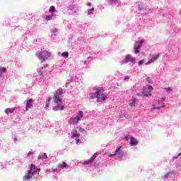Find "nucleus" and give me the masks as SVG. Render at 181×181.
Listing matches in <instances>:
<instances>
[{"mask_svg":"<svg viewBox=\"0 0 181 181\" xmlns=\"http://www.w3.org/2000/svg\"><path fill=\"white\" fill-rule=\"evenodd\" d=\"M32 107H33V100L29 99V100L27 101L26 105H25V110H26V111H28L30 108H32Z\"/></svg>","mask_w":181,"mask_h":181,"instance_id":"nucleus-7","label":"nucleus"},{"mask_svg":"<svg viewBox=\"0 0 181 181\" xmlns=\"http://www.w3.org/2000/svg\"><path fill=\"white\" fill-rule=\"evenodd\" d=\"M165 91H167V93H171L172 91V88H165Z\"/></svg>","mask_w":181,"mask_h":181,"instance_id":"nucleus-27","label":"nucleus"},{"mask_svg":"<svg viewBox=\"0 0 181 181\" xmlns=\"http://www.w3.org/2000/svg\"><path fill=\"white\" fill-rule=\"evenodd\" d=\"M151 63H153L152 59H150L146 64H151Z\"/></svg>","mask_w":181,"mask_h":181,"instance_id":"nucleus-32","label":"nucleus"},{"mask_svg":"<svg viewBox=\"0 0 181 181\" xmlns=\"http://www.w3.org/2000/svg\"><path fill=\"white\" fill-rule=\"evenodd\" d=\"M124 81H127V80H129V76H125L124 77Z\"/></svg>","mask_w":181,"mask_h":181,"instance_id":"nucleus-28","label":"nucleus"},{"mask_svg":"<svg viewBox=\"0 0 181 181\" xmlns=\"http://www.w3.org/2000/svg\"><path fill=\"white\" fill-rule=\"evenodd\" d=\"M133 63V64H135V58L132 57L131 54H127L125 56V60L122 61V64H125L127 63Z\"/></svg>","mask_w":181,"mask_h":181,"instance_id":"nucleus-6","label":"nucleus"},{"mask_svg":"<svg viewBox=\"0 0 181 181\" xmlns=\"http://www.w3.org/2000/svg\"><path fill=\"white\" fill-rule=\"evenodd\" d=\"M139 11H141V8H139Z\"/></svg>","mask_w":181,"mask_h":181,"instance_id":"nucleus-45","label":"nucleus"},{"mask_svg":"<svg viewBox=\"0 0 181 181\" xmlns=\"http://www.w3.org/2000/svg\"><path fill=\"white\" fill-rule=\"evenodd\" d=\"M88 163H93V159L90 158L89 160L84 161L85 165H88Z\"/></svg>","mask_w":181,"mask_h":181,"instance_id":"nucleus-21","label":"nucleus"},{"mask_svg":"<svg viewBox=\"0 0 181 181\" xmlns=\"http://www.w3.org/2000/svg\"><path fill=\"white\" fill-rule=\"evenodd\" d=\"M30 155H33V153L29 152V153H28V156H30Z\"/></svg>","mask_w":181,"mask_h":181,"instance_id":"nucleus-34","label":"nucleus"},{"mask_svg":"<svg viewBox=\"0 0 181 181\" xmlns=\"http://www.w3.org/2000/svg\"><path fill=\"white\" fill-rule=\"evenodd\" d=\"M39 159H42V158L40 157V156H38V160H39Z\"/></svg>","mask_w":181,"mask_h":181,"instance_id":"nucleus-43","label":"nucleus"},{"mask_svg":"<svg viewBox=\"0 0 181 181\" xmlns=\"http://www.w3.org/2000/svg\"><path fill=\"white\" fill-rule=\"evenodd\" d=\"M121 148H122V146L118 145L116 148V150L115 151L114 154H110V158H112V156H118V158H122L124 156V153L121 150Z\"/></svg>","mask_w":181,"mask_h":181,"instance_id":"nucleus-5","label":"nucleus"},{"mask_svg":"<svg viewBox=\"0 0 181 181\" xmlns=\"http://www.w3.org/2000/svg\"><path fill=\"white\" fill-rule=\"evenodd\" d=\"M165 100H166V98H162V101H165Z\"/></svg>","mask_w":181,"mask_h":181,"instance_id":"nucleus-40","label":"nucleus"},{"mask_svg":"<svg viewBox=\"0 0 181 181\" xmlns=\"http://www.w3.org/2000/svg\"><path fill=\"white\" fill-rule=\"evenodd\" d=\"M15 111V108H6L4 110V112L6 114H13V112Z\"/></svg>","mask_w":181,"mask_h":181,"instance_id":"nucleus-14","label":"nucleus"},{"mask_svg":"<svg viewBox=\"0 0 181 181\" xmlns=\"http://www.w3.org/2000/svg\"><path fill=\"white\" fill-rule=\"evenodd\" d=\"M88 6H91V3H88Z\"/></svg>","mask_w":181,"mask_h":181,"instance_id":"nucleus-41","label":"nucleus"},{"mask_svg":"<svg viewBox=\"0 0 181 181\" xmlns=\"http://www.w3.org/2000/svg\"><path fill=\"white\" fill-rule=\"evenodd\" d=\"M62 57H64L65 59H67V57H69V52H62Z\"/></svg>","mask_w":181,"mask_h":181,"instance_id":"nucleus-19","label":"nucleus"},{"mask_svg":"<svg viewBox=\"0 0 181 181\" xmlns=\"http://www.w3.org/2000/svg\"><path fill=\"white\" fill-rule=\"evenodd\" d=\"M57 167L60 168L61 169H64V168H68V165L67 163L63 162L62 164H59Z\"/></svg>","mask_w":181,"mask_h":181,"instance_id":"nucleus-17","label":"nucleus"},{"mask_svg":"<svg viewBox=\"0 0 181 181\" xmlns=\"http://www.w3.org/2000/svg\"><path fill=\"white\" fill-rule=\"evenodd\" d=\"M95 97L97 98V103H103V101H105V100H107V95L104 93L103 89H95Z\"/></svg>","mask_w":181,"mask_h":181,"instance_id":"nucleus-3","label":"nucleus"},{"mask_svg":"<svg viewBox=\"0 0 181 181\" xmlns=\"http://www.w3.org/2000/svg\"><path fill=\"white\" fill-rule=\"evenodd\" d=\"M160 57V54H156L151 56V62H156V60H158Z\"/></svg>","mask_w":181,"mask_h":181,"instance_id":"nucleus-13","label":"nucleus"},{"mask_svg":"<svg viewBox=\"0 0 181 181\" xmlns=\"http://www.w3.org/2000/svg\"><path fill=\"white\" fill-rule=\"evenodd\" d=\"M45 107H46L47 108V107H49V102H47V103H46Z\"/></svg>","mask_w":181,"mask_h":181,"instance_id":"nucleus-38","label":"nucleus"},{"mask_svg":"<svg viewBox=\"0 0 181 181\" xmlns=\"http://www.w3.org/2000/svg\"><path fill=\"white\" fill-rule=\"evenodd\" d=\"M54 111H63L64 110V105H58L53 107Z\"/></svg>","mask_w":181,"mask_h":181,"instance_id":"nucleus-11","label":"nucleus"},{"mask_svg":"<svg viewBox=\"0 0 181 181\" xmlns=\"http://www.w3.org/2000/svg\"><path fill=\"white\" fill-rule=\"evenodd\" d=\"M44 159H47V154L46 153H44Z\"/></svg>","mask_w":181,"mask_h":181,"instance_id":"nucleus-33","label":"nucleus"},{"mask_svg":"<svg viewBox=\"0 0 181 181\" xmlns=\"http://www.w3.org/2000/svg\"><path fill=\"white\" fill-rule=\"evenodd\" d=\"M78 131V132L83 133V132H84V129H83V128H79Z\"/></svg>","mask_w":181,"mask_h":181,"instance_id":"nucleus-31","label":"nucleus"},{"mask_svg":"<svg viewBox=\"0 0 181 181\" xmlns=\"http://www.w3.org/2000/svg\"><path fill=\"white\" fill-rule=\"evenodd\" d=\"M49 13L53 15L54 13V12H56V7H54V6H50V8L49 9Z\"/></svg>","mask_w":181,"mask_h":181,"instance_id":"nucleus-15","label":"nucleus"},{"mask_svg":"<svg viewBox=\"0 0 181 181\" xmlns=\"http://www.w3.org/2000/svg\"><path fill=\"white\" fill-rule=\"evenodd\" d=\"M62 94H63V89L62 88L57 89L56 93L54 94L52 99L54 100V103H55V104H59V103H62V101H63L62 98H60Z\"/></svg>","mask_w":181,"mask_h":181,"instance_id":"nucleus-4","label":"nucleus"},{"mask_svg":"<svg viewBox=\"0 0 181 181\" xmlns=\"http://www.w3.org/2000/svg\"><path fill=\"white\" fill-rule=\"evenodd\" d=\"M75 141H76L77 144H78V142H80V139H75Z\"/></svg>","mask_w":181,"mask_h":181,"instance_id":"nucleus-36","label":"nucleus"},{"mask_svg":"<svg viewBox=\"0 0 181 181\" xmlns=\"http://www.w3.org/2000/svg\"><path fill=\"white\" fill-rule=\"evenodd\" d=\"M4 73H6V68L5 66H0V77Z\"/></svg>","mask_w":181,"mask_h":181,"instance_id":"nucleus-16","label":"nucleus"},{"mask_svg":"<svg viewBox=\"0 0 181 181\" xmlns=\"http://www.w3.org/2000/svg\"><path fill=\"white\" fill-rule=\"evenodd\" d=\"M94 98H97V96H95V93H93V94L90 95V99H91V100H94Z\"/></svg>","mask_w":181,"mask_h":181,"instance_id":"nucleus-25","label":"nucleus"},{"mask_svg":"<svg viewBox=\"0 0 181 181\" xmlns=\"http://www.w3.org/2000/svg\"><path fill=\"white\" fill-rule=\"evenodd\" d=\"M109 1H111V2H118V0H109Z\"/></svg>","mask_w":181,"mask_h":181,"instance_id":"nucleus-35","label":"nucleus"},{"mask_svg":"<svg viewBox=\"0 0 181 181\" xmlns=\"http://www.w3.org/2000/svg\"><path fill=\"white\" fill-rule=\"evenodd\" d=\"M144 64V60H141L139 62V66H142Z\"/></svg>","mask_w":181,"mask_h":181,"instance_id":"nucleus-30","label":"nucleus"},{"mask_svg":"<svg viewBox=\"0 0 181 181\" xmlns=\"http://www.w3.org/2000/svg\"><path fill=\"white\" fill-rule=\"evenodd\" d=\"M181 156V153H179V154H178V156Z\"/></svg>","mask_w":181,"mask_h":181,"instance_id":"nucleus-44","label":"nucleus"},{"mask_svg":"<svg viewBox=\"0 0 181 181\" xmlns=\"http://www.w3.org/2000/svg\"><path fill=\"white\" fill-rule=\"evenodd\" d=\"M78 136H80V134L74 133V134H72L71 138H73V139H74V138H78Z\"/></svg>","mask_w":181,"mask_h":181,"instance_id":"nucleus-20","label":"nucleus"},{"mask_svg":"<svg viewBox=\"0 0 181 181\" xmlns=\"http://www.w3.org/2000/svg\"><path fill=\"white\" fill-rule=\"evenodd\" d=\"M73 121H81V117L79 116H76L73 119Z\"/></svg>","mask_w":181,"mask_h":181,"instance_id":"nucleus-24","label":"nucleus"},{"mask_svg":"<svg viewBox=\"0 0 181 181\" xmlns=\"http://www.w3.org/2000/svg\"><path fill=\"white\" fill-rule=\"evenodd\" d=\"M38 170L39 169L37 167H36V165L31 164L30 166V170L23 176V180H29V179H32V177H33V176L37 173Z\"/></svg>","mask_w":181,"mask_h":181,"instance_id":"nucleus-2","label":"nucleus"},{"mask_svg":"<svg viewBox=\"0 0 181 181\" xmlns=\"http://www.w3.org/2000/svg\"><path fill=\"white\" fill-rule=\"evenodd\" d=\"M52 32H53V33H56V32H57V30L54 29V30H52Z\"/></svg>","mask_w":181,"mask_h":181,"instance_id":"nucleus-37","label":"nucleus"},{"mask_svg":"<svg viewBox=\"0 0 181 181\" xmlns=\"http://www.w3.org/2000/svg\"><path fill=\"white\" fill-rule=\"evenodd\" d=\"M90 11H94V7H93V8L90 9Z\"/></svg>","mask_w":181,"mask_h":181,"instance_id":"nucleus-42","label":"nucleus"},{"mask_svg":"<svg viewBox=\"0 0 181 181\" xmlns=\"http://www.w3.org/2000/svg\"><path fill=\"white\" fill-rule=\"evenodd\" d=\"M148 90H149L148 92H143V94L145 97H149V95H152V94H151V91H152V90H153V87H152V86L148 85Z\"/></svg>","mask_w":181,"mask_h":181,"instance_id":"nucleus-8","label":"nucleus"},{"mask_svg":"<svg viewBox=\"0 0 181 181\" xmlns=\"http://www.w3.org/2000/svg\"><path fill=\"white\" fill-rule=\"evenodd\" d=\"M138 140H136V139L134 138V137H131L130 138V145L132 146H136V145H138Z\"/></svg>","mask_w":181,"mask_h":181,"instance_id":"nucleus-10","label":"nucleus"},{"mask_svg":"<svg viewBox=\"0 0 181 181\" xmlns=\"http://www.w3.org/2000/svg\"><path fill=\"white\" fill-rule=\"evenodd\" d=\"M78 115L80 116L81 118H83V111H79Z\"/></svg>","mask_w":181,"mask_h":181,"instance_id":"nucleus-29","label":"nucleus"},{"mask_svg":"<svg viewBox=\"0 0 181 181\" xmlns=\"http://www.w3.org/2000/svg\"><path fill=\"white\" fill-rule=\"evenodd\" d=\"M141 47H142V45H138L136 42L134 43V49L135 54H138V53H139L140 52L139 49H141Z\"/></svg>","mask_w":181,"mask_h":181,"instance_id":"nucleus-9","label":"nucleus"},{"mask_svg":"<svg viewBox=\"0 0 181 181\" xmlns=\"http://www.w3.org/2000/svg\"><path fill=\"white\" fill-rule=\"evenodd\" d=\"M158 104H159V101H156V104L153 105V110H160V108L166 107L165 103H163L162 106L156 107V105H158Z\"/></svg>","mask_w":181,"mask_h":181,"instance_id":"nucleus-12","label":"nucleus"},{"mask_svg":"<svg viewBox=\"0 0 181 181\" xmlns=\"http://www.w3.org/2000/svg\"><path fill=\"white\" fill-rule=\"evenodd\" d=\"M136 103V99L133 98L132 101L129 103V107H134V105Z\"/></svg>","mask_w":181,"mask_h":181,"instance_id":"nucleus-18","label":"nucleus"},{"mask_svg":"<svg viewBox=\"0 0 181 181\" xmlns=\"http://www.w3.org/2000/svg\"><path fill=\"white\" fill-rule=\"evenodd\" d=\"M124 139H125L127 141H128V136H126L124 137Z\"/></svg>","mask_w":181,"mask_h":181,"instance_id":"nucleus-39","label":"nucleus"},{"mask_svg":"<svg viewBox=\"0 0 181 181\" xmlns=\"http://www.w3.org/2000/svg\"><path fill=\"white\" fill-rule=\"evenodd\" d=\"M97 158V155L96 154H93V156L90 158V159H92V162H94V160Z\"/></svg>","mask_w":181,"mask_h":181,"instance_id":"nucleus-26","label":"nucleus"},{"mask_svg":"<svg viewBox=\"0 0 181 181\" xmlns=\"http://www.w3.org/2000/svg\"><path fill=\"white\" fill-rule=\"evenodd\" d=\"M53 19V16H46L45 20L46 21H52Z\"/></svg>","mask_w":181,"mask_h":181,"instance_id":"nucleus-22","label":"nucleus"},{"mask_svg":"<svg viewBox=\"0 0 181 181\" xmlns=\"http://www.w3.org/2000/svg\"><path fill=\"white\" fill-rule=\"evenodd\" d=\"M36 55L41 63H45V62L52 56V52L47 50L40 49L37 52Z\"/></svg>","mask_w":181,"mask_h":181,"instance_id":"nucleus-1","label":"nucleus"},{"mask_svg":"<svg viewBox=\"0 0 181 181\" xmlns=\"http://www.w3.org/2000/svg\"><path fill=\"white\" fill-rule=\"evenodd\" d=\"M135 43H136L137 45H143V43H145L144 40H141L140 41H136Z\"/></svg>","mask_w":181,"mask_h":181,"instance_id":"nucleus-23","label":"nucleus"}]
</instances>
